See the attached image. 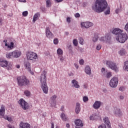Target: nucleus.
Segmentation results:
<instances>
[{
	"label": "nucleus",
	"mask_w": 128,
	"mask_h": 128,
	"mask_svg": "<svg viewBox=\"0 0 128 128\" xmlns=\"http://www.w3.org/2000/svg\"><path fill=\"white\" fill-rule=\"evenodd\" d=\"M92 10L98 14L102 12L104 10H106L104 12L105 14L107 15L110 14V8L108 7V2L106 0H96L94 6H92Z\"/></svg>",
	"instance_id": "f257e3e1"
},
{
	"label": "nucleus",
	"mask_w": 128,
	"mask_h": 128,
	"mask_svg": "<svg viewBox=\"0 0 128 128\" xmlns=\"http://www.w3.org/2000/svg\"><path fill=\"white\" fill-rule=\"evenodd\" d=\"M40 82L42 90H43L44 94H48V87L46 84V73L44 72L40 77Z\"/></svg>",
	"instance_id": "f03ea898"
},
{
	"label": "nucleus",
	"mask_w": 128,
	"mask_h": 128,
	"mask_svg": "<svg viewBox=\"0 0 128 128\" xmlns=\"http://www.w3.org/2000/svg\"><path fill=\"white\" fill-rule=\"evenodd\" d=\"M20 56H22V52L18 50H15L12 52L7 54H6V58H20Z\"/></svg>",
	"instance_id": "7ed1b4c3"
},
{
	"label": "nucleus",
	"mask_w": 128,
	"mask_h": 128,
	"mask_svg": "<svg viewBox=\"0 0 128 128\" xmlns=\"http://www.w3.org/2000/svg\"><path fill=\"white\" fill-rule=\"evenodd\" d=\"M18 84L20 86H27V84H30V81L28 79H26V78L24 76H19L17 78Z\"/></svg>",
	"instance_id": "20e7f679"
},
{
	"label": "nucleus",
	"mask_w": 128,
	"mask_h": 128,
	"mask_svg": "<svg viewBox=\"0 0 128 128\" xmlns=\"http://www.w3.org/2000/svg\"><path fill=\"white\" fill-rule=\"evenodd\" d=\"M128 38V34H126V33L122 32L121 34H119V36H118L116 38V40L119 42L124 44V42H126V40Z\"/></svg>",
	"instance_id": "39448f33"
},
{
	"label": "nucleus",
	"mask_w": 128,
	"mask_h": 128,
	"mask_svg": "<svg viewBox=\"0 0 128 128\" xmlns=\"http://www.w3.org/2000/svg\"><path fill=\"white\" fill-rule=\"evenodd\" d=\"M26 56L27 58V60L36 62V60L38 58V54L34 52H28L26 53Z\"/></svg>",
	"instance_id": "423d86ee"
},
{
	"label": "nucleus",
	"mask_w": 128,
	"mask_h": 128,
	"mask_svg": "<svg viewBox=\"0 0 128 128\" xmlns=\"http://www.w3.org/2000/svg\"><path fill=\"white\" fill-rule=\"evenodd\" d=\"M106 64L110 68L118 72V67L116 66V64L112 61H106Z\"/></svg>",
	"instance_id": "0eeeda50"
},
{
	"label": "nucleus",
	"mask_w": 128,
	"mask_h": 128,
	"mask_svg": "<svg viewBox=\"0 0 128 128\" xmlns=\"http://www.w3.org/2000/svg\"><path fill=\"white\" fill-rule=\"evenodd\" d=\"M0 66L2 68H6L7 70H12V62L8 64L6 60H1L0 61Z\"/></svg>",
	"instance_id": "6e6552de"
},
{
	"label": "nucleus",
	"mask_w": 128,
	"mask_h": 128,
	"mask_svg": "<svg viewBox=\"0 0 128 128\" xmlns=\"http://www.w3.org/2000/svg\"><path fill=\"white\" fill-rule=\"evenodd\" d=\"M118 77H113L109 82V86L110 88H116L118 86Z\"/></svg>",
	"instance_id": "1a4fd4ad"
},
{
	"label": "nucleus",
	"mask_w": 128,
	"mask_h": 128,
	"mask_svg": "<svg viewBox=\"0 0 128 128\" xmlns=\"http://www.w3.org/2000/svg\"><path fill=\"white\" fill-rule=\"evenodd\" d=\"M20 106L22 108L23 110H28V108H30V106H28V104L26 102L24 99L21 98L20 99L18 102Z\"/></svg>",
	"instance_id": "9d476101"
},
{
	"label": "nucleus",
	"mask_w": 128,
	"mask_h": 128,
	"mask_svg": "<svg viewBox=\"0 0 128 128\" xmlns=\"http://www.w3.org/2000/svg\"><path fill=\"white\" fill-rule=\"evenodd\" d=\"M94 26V23L90 22H80V26L82 28H90L91 26Z\"/></svg>",
	"instance_id": "9b49d317"
},
{
	"label": "nucleus",
	"mask_w": 128,
	"mask_h": 128,
	"mask_svg": "<svg viewBox=\"0 0 128 128\" xmlns=\"http://www.w3.org/2000/svg\"><path fill=\"white\" fill-rule=\"evenodd\" d=\"M100 42H106V44H112L110 36L108 34H106L105 36V37H101L100 38Z\"/></svg>",
	"instance_id": "f8f14e48"
},
{
	"label": "nucleus",
	"mask_w": 128,
	"mask_h": 128,
	"mask_svg": "<svg viewBox=\"0 0 128 128\" xmlns=\"http://www.w3.org/2000/svg\"><path fill=\"white\" fill-rule=\"evenodd\" d=\"M46 36L50 39L54 38V34L50 30V28L47 27L46 28Z\"/></svg>",
	"instance_id": "ddd939ff"
},
{
	"label": "nucleus",
	"mask_w": 128,
	"mask_h": 128,
	"mask_svg": "<svg viewBox=\"0 0 128 128\" xmlns=\"http://www.w3.org/2000/svg\"><path fill=\"white\" fill-rule=\"evenodd\" d=\"M74 124H76V128H82L84 126V123L80 119H76L74 121Z\"/></svg>",
	"instance_id": "4468645a"
},
{
	"label": "nucleus",
	"mask_w": 128,
	"mask_h": 128,
	"mask_svg": "<svg viewBox=\"0 0 128 128\" xmlns=\"http://www.w3.org/2000/svg\"><path fill=\"white\" fill-rule=\"evenodd\" d=\"M72 87L74 88H80V83L76 80H73L71 81Z\"/></svg>",
	"instance_id": "2eb2a0df"
},
{
	"label": "nucleus",
	"mask_w": 128,
	"mask_h": 128,
	"mask_svg": "<svg viewBox=\"0 0 128 128\" xmlns=\"http://www.w3.org/2000/svg\"><path fill=\"white\" fill-rule=\"evenodd\" d=\"M113 112L114 114L116 116H122V111H120V109L116 107L114 108Z\"/></svg>",
	"instance_id": "dca6fc26"
},
{
	"label": "nucleus",
	"mask_w": 128,
	"mask_h": 128,
	"mask_svg": "<svg viewBox=\"0 0 128 128\" xmlns=\"http://www.w3.org/2000/svg\"><path fill=\"white\" fill-rule=\"evenodd\" d=\"M19 126L20 128H30V124L28 123L21 122Z\"/></svg>",
	"instance_id": "f3484780"
},
{
	"label": "nucleus",
	"mask_w": 128,
	"mask_h": 128,
	"mask_svg": "<svg viewBox=\"0 0 128 128\" xmlns=\"http://www.w3.org/2000/svg\"><path fill=\"white\" fill-rule=\"evenodd\" d=\"M102 102L100 101H96L92 106L95 110H98L100 108Z\"/></svg>",
	"instance_id": "a211bd4d"
},
{
	"label": "nucleus",
	"mask_w": 128,
	"mask_h": 128,
	"mask_svg": "<svg viewBox=\"0 0 128 128\" xmlns=\"http://www.w3.org/2000/svg\"><path fill=\"white\" fill-rule=\"evenodd\" d=\"M84 72L88 76H90L92 74V69L89 66H86L84 68Z\"/></svg>",
	"instance_id": "6ab92c4d"
},
{
	"label": "nucleus",
	"mask_w": 128,
	"mask_h": 128,
	"mask_svg": "<svg viewBox=\"0 0 128 128\" xmlns=\"http://www.w3.org/2000/svg\"><path fill=\"white\" fill-rule=\"evenodd\" d=\"M122 30L118 28H116L112 31V34H118V36H119L120 34H122Z\"/></svg>",
	"instance_id": "aec40b11"
},
{
	"label": "nucleus",
	"mask_w": 128,
	"mask_h": 128,
	"mask_svg": "<svg viewBox=\"0 0 128 128\" xmlns=\"http://www.w3.org/2000/svg\"><path fill=\"white\" fill-rule=\"evenodd\" d=\"M6 112V108L4 105H2L0 109V116H4Z\"/></svg>",
	"instance_id": "412c9836"
},
{
	"label": "nucleus",
	"mask_w": 128,
	"mask_h": 128,
	"mask_svg": "<svg viewBox=\"0 0 128 128\" xmlns=\"http://www.w3.org/2000/svg\"><path fill=\"white\" fill-rule=\"evenodd\" d=\"M24 66L26 70H30V63L26 61L24 62Z\"/></svg>",
	"instance_id": "4be33fe9"
},
{
	"label": "nucleus",
	"mask_w": 128,
	"mask_h": 128,
	"mask_svg": "<svg viewBox=\"0 0 128 128\" xmlns=\"http://www.w3.org/2000/svg\"><path fill=\"white\" fill-rule=\"evenodd\" d=\"M80 104L78 102H77L76 104L75 112L78 114H80Z\"/></svg>",
	"instance_id": "5701e85b"
},
{
	"label": "nucleus",
	"mask_w": 128,
	"mask_h": 128,
	"mask_svg": "<svg viewBox=\"0 0 128 128\" xmlns=\"http://www.w3.org/2000/svg\"><path fill=\"white\" fill-rule=\"evenodd\" d=\"M103 122L105 124H106L108 126H110V120L108 119V118H103Z\"/></svg>",
	"instance_id": "b1692460"
},
{
	"label": "nucleus",
	"mask_w": 128,
	"mask_h": 128,
	"mask_svg": "<svg viewBox=\"0 0 128 128\" xmlns=\"http://www.w3.org/2000/svg\"><path fill=\"white\" fill-rule=\"evenodd\" d=\"M40 12H37L34 14L32 22H36L38 20V18H40Z\"/></svg>",
	"instance_id": "393cba45"
},
{
	"label": "nucleus",
	"mask_w": 128,
	"mask_h": 128,
	"mask_svg": "<svg viewBox=\"0 0 128 128\" xmlns=\"http://www.w3.org/2000/svg\"><path fill=\"white\" fill-rule=\"evenodd\" d=\"M14 44L13 42H11L10 45L8 44H5V46H6L8 50H12L14 48Z\"/></svg>",
	"instance_id": "a878e982"
},
{
	"label": "nucleus",
	"mask_w": 128,
	"mask_h": 128,
	"mask_svg": "<svg viewBox=\"0 0 128 128\" xmlns=\"http://www.w3.org/2000/svg\"><path fill=\"white\" fill-rule=\"evenodd\" d=\"M60 118L64 122H66V120H68V117L66 116V114H64V112H62L60 114Z\"/></svg>",
	"instance_id": "bb28decb"
},
{
	"label": "nucleus",
	"mask_w": 128,
	"mask_h": 128,
	"mask_svg": "<svg viewBox=\"0 0 128 128\" xmlns=\"http://www.w3.org/2000/svg\"><path fill=\"white\" fill-rule=\"evenodd\" d=\"M102 73L101 75L102 76H104L105 78L106 76V74L108 73V70H106L104 68H102L101 70Z\"/></svg>",
	"instance_id": "cd10ccee"
},
{
	"label": "nucleus",
	"mask_w": 128,
	"mask_h": 128,
	"mask_svg": "<svg viewBox=\"0 0 128 128\" xmlns=\"http://www.w3.org/2000/svg\"><path fill=\"white\" fill-rule=\"evenodd\" d=\"M52 0H46V8H50L52 6Z\"/></svg>",
	"instance_id": "c85d7f7f"
},
{
	"label": "nucleus",
	"mask_w": 128,
	"mask_h": 128,
	"mask_svg": "<svg viewBox=\"0 0 128 128\" xmlns=\"http://www.w3.org/2000/svg\"><path fill=\"white\" fill-rule=\"evenodd\" d=\"M123 68L124 70H126L128 72V60L124 62V66L123 67Z\"/></svg>",
	"instance_id": "c756f323"
},
{
	"label": "nucleus",
	"mask_w": 128,
	"mask_h": 128,
	"mask_svg": "<svg viewBox=\"0 0 128 128\" xmlns=\"http://www.w3.org/2000/svg\"><path fill=\"white\" fill-rule=\"evenodd\" d=\"M118 54L120 56H124L126 54V50L122 48L118 52Z\"/></svg>",
	"instance_id": "7c9ffc66"
},
{
	"label": "nucleus",
	"mask_w": 128,
	"mask_h": 128,
	"mask_svg": "<svg viewBox=\"0 0 128 128\" xmlns=\"http://www.w3.org/2000/svg\"><path fill=\"white\" fill-rule=\"evenodd\" d=\"M98 36L96 34L92 38V42H98Z\"/></svg>",
	"instance_id": "2f4dec72"
},
{
	"label": "nucleus",
	"mask_w": 128,
	"mask_h": 128,
	"mask_svg": "<svg viewBox=\"0 0 128 128\" xmlns=\"http://www.w3.org/2000/svg\"><path fill=\"white\" fill-rule=\"evenodd\" d=\"M112 72H108L105 76V78H112Z\"/></svg>",
	"instance_id": "473e14b6"
},
{
	"label": "nucleus",
	"mask_w": 128,
	"mask_h": 128,
	"mask_svg": "<svg viewBox=\"0 0 128 128\" xmlns=\"http://www.w3.org/2000/svg\"><path fill=\"white\" fill-rule=\"evenodd\" d=\"M57 54L58 56H62V54H64V52L60 48H59L57 50Z\"/></svg>",
	"instance_id": "72a5a7b5"
},
{
	"label": "nucleus",
	"mask_w": 128,
	"mask_h": 128,
	"mask_svg": "<svg viewBox=\"0 0 128 128\" xmlns=\"http://www.w3.org/2000/svg\"><path fill=\"white\" fill-rule=\"evenodd\" d=\"M79 43L80 44H84V38H79Z\"/></svg>",
	"instance_id": "f704fd0d"
},
{
	"label": "nucleus",
	"mask_w": 128,
	"mask_h": 128,
	"mask_svg": "<svg viewBox=\"0 0 128 128\" xmlns=\"http://www.w3.org/2000/svg\"><path fill=\"white\" fill-rule=\"evenodd\" d=\"M24 94L26 96H30V92L28 90H25Z\"/></svg>",
	"instance_id": "c9c22d12"
},
{
	"label": "nucleus",
	"mask_w": 128,
	"mask_h": 128,
	"mask_svg": "<svg viewBox=\"0 0 128 128\" xmlns=\"http://www.w3.org/2000/svg\"><path fill=\"white\" fill-rule=\"evenodd\" d=\"M82 100H83V102H88V98L86 96H84L83 97Z\"/></svg>",
	"instance_id": "e433bc0d"
},
{
	"label": "nucleus",
	"mask_w": 128,
	"mask_h": 128,
	"mask_svg": "<svg viewBox=\"0 0 128 128\" xmlns=\"http://www.w3.org/2000/svg\"><path fill=\"white\" fill-rule=\"evenodd\" d=\"M78 40L74 39L73 40V44L74 46H78Z\"/></svg>",
	"instance_id": "4c0bfd02"
},
{
	"label": "nucleus",
	"mask_w": 128,
	"mask_h": 128,
	"mask_svg": "<svg viewBox=\"0 0 128 128\" xmlns=\"http://www.w3.org/2000/svg\"><path fill=\"white\" fill-rule=\"evenodd\" d=\"M56 95H54L50 98L51 100H52V102H54L56 100Z\"/></svg>",
	"instance_id": "58836bf2"
},
{
	"label": "nucleus",
	"mask_w": 128,
	"mask_h": 128,
	"mask_svg": "<svg viewBox=\"0 0 128 128\" xmlns=\"http://www.w3.org/2000/svg\"><path fill=\"white\" fill-rule=\"evenodd\" d=\"M23 16H28V11H24L22 14Z\"/></svg>",
	"instance_id": "ea45409f"
},
{
	"label": "nucleus",
	"mask_w": 128,
	"mask_h": 128,
	"mask_svg": "<svg viewBox=\"0 0 128 128\" xmlns=\"http://www.w3.org/2000/svg\"><path fill=\"white\" fill-rule=\"evenodd\" d=\"M54 44H58V39L56 38L54 40Z\"/></svg>",
	"instance_id": "a19ab883"
},
{
	"label": "nucleus",
	"mask_w": 128,
	"mask_h": 128,
	"mask_svg": "<svg viewBox=\"0 0 128 128\" xmlns=\"http://www.w3.org/2000/svg\"><path fill=\"white\" fill-rule=\"evenodd\" d=\"M90 120H96V119L94 118V114H92L91 116H90Z\"/></svg>",
	"instance_id": "79ce46f5"
},
{
	"label": "nucleus",
	"mask_w": 128,
	"mask_h": 128,
	"mask_svg": "<svg viewBox=\"0 0 128 128\" xmlns=\"http://www.w3.org/2000/svg\"><path fill=\"white\" fill-rule=\"evenodd\" d=\"M98 128H106V126L104 124H102L100 125Z\"/></svg>",
	"instance_id": "37998d69"
},
{
	"label": "nucleus",
	"mask_w": 128,
	"mask_h": 128,
	"mask_svg": "<svg viewBox=\"0 0 128 128\" xmlns=\"http://www.w3.org/2000/svg\"><path fill=\"white\" fill-rule=\"evenodd\" d=\"M79 64H80L81 66H82V64H84V60L82 59L79 61Z\"/></svg>",
	"instance_id": "c03bdc74"
},
{
	"label": "nucleus",
	"mask_w": 128,
	"mask_h": 128,
	"mask_svg": "<svg viewBox=\"0 0 128 128\" xmlns=\"http://www.w3.org/2000/svg\"><path fill=\"white\" fill-rule=\"evenodd\" d=\"M100 48H102V45L99 44L96 46V50H100Z\"/></svg>",
	"instance_id": "a18cd8bd"
},
{
	"label": "nucleus",
	"mask_w": 128,
	"mask_h": 128,
	"mask_svg": "<svg viewBox=\"0 0 128 128\" xmlns=\"http://www.w3.org/2000/svg\"><path fill=\"white\" fill-rule=\"evenodd\" d=\"M94 118L96 120H100V116H98V115L94 114Z\"/></svg>",
	"instance_id": "49530a36"
},
{
	"label": "nucleus",
	"mask_w": 128,
	"mask_h": 128,
	"mask_svg": "<svg viewBox=\"0 0 128 128\" xmlns=\"http://www.w3.org/2000/svg\"><path fill=\"white\" fill-rule=\"evenodd\" d=\"M119 90H120V92H124V86H121L119 88Z\"/></svg>",
	"instance_id": "de8ad7c7"
},
{
	"label": "nucleus",
	"mask_w": 128,
	"mask_h": 128,
	"mask_svg": "<svg viewBox=\"0 0 128 128\" xmlns=\"http://www.w3.org/2000/svg\"><path fill=\"white\" fill-rule=\"evenodd\" d=\"M74 66L76 68V70H78V64L76 63L74 64Z\"/></svg>",
	"instance_id": "09e8293b"
},
{
	"label": "nucleus",
	"mask_w": 128,
	"mask_h": 128,
	"mask_svg": "<svg viewBox=\"0 0 128 128\" xmlns=\"http://www.w3.org/2000/svg\"><path fill=\"white\" fill-rule=\"evenodd\" d=\"M119 12H120V9L118 8L116 10V14H118Z\"/></svg>",
	"instance_id": "8fccbe9b"
},
{
	"label": "nucleus",
	"mask_w": 128,
	"mask_h": 128,
	"mask_svg": "<svg viewBox=\"0 0 128 128\" xmlns=\"http://www.w3.org/2000/svg\"><path fill=\"white\" fill-rule=\"evenodd\" d=\"M7 120L8 122H12V117H8Z\"/></svg>",
	"instance_id": "3c124183"
},
{
	"label": "nucleus",
	"mask_w": 128,
	"mask_h": 128,
	"mask_svg": "<svg viewBox=\"0 0 128 128\" xmlns=\"http://www.w3.org/2000/svg\"><path fill=\"white\" fill-rule=\"evenodd\" d=\"M80 15L78 13H76L75 14V17L76 18H80Z\"/></svg>",
	"instance_id": "603ef678"
},
{
	"label": "nucleus",
	"mask_w": 128,
	"mask_h": 128,
	"mask_svg": "<svg viewBox=\"0 0 128 128\" xmlns=\"http://www.w3.org/2000/svg\"><path fill=\"white\" fill-rule=\"evenodd\" d=\"M56 103L54 102H53L51 103V106H54V108H56Z\"/></svg>",
	"instance_id": "864d4df0"
},
{
	"label": "nucleus",
	"mask_w": 128,
	"mask_h": 128,
	"mask_svg": "<svg viewBox=\"0 0 128 128\" xmlns=\"http://www.w3.org/2000/svg\"><path fill=\"white\" fill-rule=\"evenodd\" d=\"M60 110L62 112H64V106H61Z\"/></svg>",
	"instance_id": "5fc2aeb1"
},
{
	"label": "nucleus",
	"mask_w": 128,
	"mask_h": 128,
	"mask_svg": "<svg viewBox=\"0 0 128 128\" xmlns=\"http://www.w3.org/2000/svg\"><path fill=\"white\" fill-rule=\"evenodd\" d=\"M66 22L70 24V17L67 18Z\"/></svg>",
	"instance_id": "6e6d98bb"
},
{
	"label": "nucleus",
	"mask_w": 128,
	"mask_h": 128,
	"mask_svg": "<svg viewBox=\"0 0 128 128\" xmlns=\"http://www.w3.org/2000/svg\"><path fill=\"white\" fill-rule=\"evenodd\" d=\"M7 126H8V128H14V126H12L10 125V124H8V125Z\"/></svg>",
	"instance_id": "4d7b16f0"
},
{
	"label": "nucleus",
	"mask_w": 128,
	"mask_h": 128,
	"mask_svg": "<svg viewBox=\"0 0 128 128\" xmlns=\"http://www.w3.org/2000/svg\"><path fill=\"white\" fill-rule=\"evenodd\" d=\"M84 88H88V84H84L83 85Z\"/></svg>",
	"instance_id": "13d9d810"
},
{
	"label": "nucleus",
	"mask_w": 128,
	"mask_h": 128,
	"mask_svg": "<svg viewBox=\"0 0 128 128\" xmlns=\"http://www.w3.org/2000/svg\"><path fill=\"white\" fill-rule=\"evenodd\" d=\"M28 70V72H30V74H34V72L32 71L30 68V70Z\"/></svg>",
	"instance_id": "bf43d9fd"
},
{
	"label": "nucleus",
	"mask_w": 128,
	"mask_h": 128,
	"mask_svg": "<svg viewBox=\"0 0 128 128\" xmlns=\"http://www.w3.org/2000/svg\"><path fill=\"white\" fill-rule=\"evenodd\" d=\"M64 0H54L55 2H62Z\"/></svg>",
	"instance_id": "052dcab7"
},
{
	"label": "nucleus",
	"mask_w": 128,
	"mask_h": 128,
	"mask_svg": "<svg viewBox=\"0 0 128 128\" xmlns=\"http://www.w3.org/2000/svg\"><path fill=\"white\" fill-rule=\"evenodd\" d=\"M3 118H4V120H8V116H4H4H2Z\"/></svg>",
	"instance_id": "680f3d73"
},
{
	"label": "nucleus",
	"mask_w": 128,
	"mask_h": 128,
	"mask_svg": "<svg viewBox=\"0 0 128 128\" xmlns=\"http://www.w3.org/2000/svg\"><path fill=\"white\" fill-rule=\"evenodd\" d=\"M51 128H54V122L52 123Z\"/></svg>",
	"instance_id": "e2e57ef3"
},
{
	"label": "nucleus",
	"mask_w": 128,
	"mask_h": 128,
	"mask_svg": "<svg viewBox=\"0 0 128 128\" xmlns=\"http://www.w3.org/2000/svg\"><path fill=\"white\" fill-rule=\"evenodd\" d=\"M118 128H124V126H122V124H120L119 125H118Z\"/></svg>",
	"instance_id": "0e129e2a"
},
{
	"label": "nucleus",
	"mask_w": 128,
	"mask_h": 128,
	"mask_svg": "<svg viewBox=\"0 0 128 128\" xmlns=\"http://www.w3.org/2000/svg\"><path fill=\"white\" fill-rule=\"evenodd\" d=\"M20 2H26V0H18Z\"/></svg>",
	"instance_id": "69168bd1"
},
{
	"label": "nucleus",
	"mask_w": 128,
	"mask_h": 128,
	"mask_svg": "<svg viewBox=\"0 0 128 128\" xmlns=\"http://www.w3.org/2000/svg\"><path fill=\"white\" fill-rule=\"evenodd\" d=\"M120 100H124V97L123 96H120Z\"/></svg>",
	"instance_id": "338daca9"
},
{
	"label": "nucleus",
	"mask_w": 128,
	"mask_h": 128,
	"mask_svg": "<svg viewBox=\"0 0 128 128\" xmlns=\"http://www.w3.org/2000/svg\"><path fill=\"white\" fill-rule=\"evenodd\" d=\"M60 62H64V57L60 58Z\"/></svg>",
	"instance_id": "774afa93"
}]
</instances>
